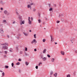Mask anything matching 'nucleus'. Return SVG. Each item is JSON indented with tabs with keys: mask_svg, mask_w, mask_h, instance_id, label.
I'll return each mask as SVG.
<instances>
[{
	"mask_svg": "<svg viewBox=\"0 0 77 77\" xmlns=\"http://www.w3.org/2000/svg\"><path fill=\"white\" fill-rule=\"evenodd\" d=\"M3 45H4L3 47V49H4V50H7L8 48V47L6 46V45H8V44L6 43H4Z\"/></svg>",
	"mask_w": 77,
	"mask_h": 77,
	"instance_id": "1",
	"label": "nucleus"
},
{
	"mask_svg": "<svg viewBox=\"0 0 77 77\" xmlns=\"http://www.w3.org/2000/svg\"><path fill=\"white\" fill-rule=\"evenodd\" d=\"M33 18L32 17H29L28 18V23L29 24L31 25L32 24V21L33 20Z\"/></svg>",
	"mask_w": 77,
	"mask_h": 77,
	"instance_id": "2",
	"label": "nucleus"
},
{
	"mask_svg": "<svg viewBox=\"0 0 77 77\" xmlns=\"http://www.w3.org/2000/svg\"><path fill=\"white\" fill-rule=\"evenodd\" d=\"M33 5V3H31L30 4L28 5L27 6L28 8H30V9H31L32 7L31 6H32V5Z\"/></svg>",
	"mask_w": 77,
	"mask_h": 77,
	"instance_id": "3",
	"label": "nucleus"
},
{
	"mask_svg": "<svg viewBox=\"0 0 77 77\" xmlns=\"http://www.w3.org/2000/svg\"><path fill=\"white\" fill-rule=\"evenodd\" d=\"M41 58H42V60L43 61H45L47 60V58L45 57H43V56L41 55Z\"/></svg>",
	"mask_w": 77,
	"mask_h": 77,
	"instance_id": "4",
	"label": "nucleus"
},
{
	"mask_svg": "<svg viewBox=\"0 0 77 77\" xmlns=\"http://www.w3.org/2000/svg\"><path fill=\"white\" fill-rule=\"evenodd\" d=\"M25 23V21L24 20H20V25H22V24H24V23Z\"/></svg>",
	"mask_w": 77,
	"mask_h": 77,
	"instance_id": "5",
	"label": "nucleus"
},
{
	"mask_svg": "<svg viewBox=\"0 0 77 77\" xmlns=\"http://www.w3.org/2000/svg\"><path fill=\"white\" fill-rule=\"evenodd\" d=\"M37 43V41L36 40V39H34L31 42V44H33V43Z\"/></svg>",
	"mask_w": 77,
	"mask_h": 77,
	"instance_id": "6",
	"label": "nucleus"
},
{
	"mask_svg": "<svg viewBox=\"0 0 77 77\" xmlns=\"http://www.w3.org/2000/svg\"><path fill=\"white\" fill-rule=\"evenodd\" d=\"M4 14H7V15H9V13H8V11H7L6 10H5L4 11Z\"/></svg>",
	"mask_w": 77,
	"mask_h": 77,
	"instance_id": "7",
	"label": "nucleus"
},
{
	"mask_svg": "<svg viewBox=\"0 0 77 77\" xmlns=\"http://www.w3.org/2000/svg\"><path fill=\"white\" fill-rule=\"evenodd\" d=\"M60 53L62 55H65V52L63 51H61Z\"/></svg>",
	"mask_w": 77,
	"mask_h": 77,
	"instance_id": "8",
	"label": "nucleus"
},
{
	"mask_svg": "<svg viewBox=\"0 0 77 77\" xmlns=\"http://www.w3.org/2000/svg\"><path fill=\"white\" fill-rule=\"evenodd\" d=\"M51 41H53V39H54V37L53 36H51Z\"/></svg>",
	"mask_w": 77,
	"mask_h": 77,
	"instance_id": "9",
	"label": "nucleus"
},
{
	"mask_svg": "<svg viewBox=\"0 0 77 77\" xmlns=\"http://www.w3.org/2000/svg\"><path fill=\"white\" fill-rule=\"evenodd\" d=\"M0 33H4L3 30L2 29H0Z\"/></svg>",
	"mask_w": 77,
	"mask_h": 77,
	"instance_id": "10",
	"label": "nucleus"
},
{
	"mask_svg": "<svg viewBox=\"0 0 77 77\" xmlns=\"http://www.w3.org/2000/svg\"><path fill=\"white\" fill-rule=\"evenodd\" d=\"M23 34L25 36H28V34L26 32H23Z\"/></svg>",
	"mask_w": 77,
	"mask_h": 77,
	"instance_id": "11",
	"label": "nucleus"
},
{
	"mask_svg": "<svg viewBox=\"0 0 77 77\" xmlns=\"http://www.w3.org/2000/svg\"><path fill=\"white\" fill-rule=\"evenodd\" d=\"M55 59L54 58H52L51 59V61L52 62H54Z\"/></svg>",
	"mask_w": 77,
	"mask_h": 77,
	"instance_id": "12",
	"label": "nucleus"
},
{
	"mask_svg": "<svg viewBox=\"0 0 77 77\" xmlns=\"http://www.w3.org/2000/svg\"><path fill=\"white\" fill-rule=\"evenodd\" d=\"M57 73H55L54 74V77H57Z\"/></svg>",
	"mask_w": 77,
	"mask_h": 77,
	"instance_id": "13",
	"label": "nucleus"
},
{
	"mask_svg": "<svg viewBox=\"0 0 77 77\" xmlns=\"http://www.w3.org/2000/svg\"><path fill=\"white\" fill-rule=\"evenodd\" d=\"M47 51V49H45L43 51V53H45L46 51Z\"/></svg>",
	"mask_w": 77,
	"mask_h": 77,
	"instance_id": "14",
	"label": "nucleus"
},
{
	"mask_svg": "<svg viewBox=\"0 0 77 77\" xmlns=\"http://www.w3.org/2000/svg\"><path fill=\"white\" fill-rule=\"evenodd\" d=\"M19 18L20 20V21H22V18H21V17L20 16H19Z\"/></svg>",
	"mask_w": 77,
	"mask_h": 77,
	"instance_id": "15",
	"label": "nucleus"
},
{
	"mask_svg": "<svg viewBox=\"0 0 77 77\" xmlns=\"http://www.w3.org/2000/svg\"><path fill=\"white\" fill-rule=\"evenodd\" d=\"M25 63H26V65H28L29 64V63H28L27 62H25Z\"/></svg>",
	"mask_w": 77,
	"mask_h": 77,
	"instance_id": "16",
	"label": "nucleus"
},
{
	"mask_svg": "<svg viewBox=\"0 0 77 77\" xmlns=\"http://www.w3.org/2000/svg\"><path fill=\"white\" fill-rule=\"evenodd\" d=\"M45 41H46V40L45 39H43L42 41L43 42H45Z\"/></svg>",
	"mask_w": 77,
	"mask_h": 77,
	"instance_id": "17",
	"label": "nucleus"
},
{
	"mask_svg": "<svg viewBox=\"0 0 77 77\" xmlns=\"http://www.w3.org/2000/svg\"><path fill=\"white\" fill-rule=\"evenodd\" d=\"M38 21L39 23H41V20L40 19H39L38 20Z\"/></svg>",
	"mask_w": 77,
	"mask_h": 77,
	"instance_id": "18",
	"label": "nucleus"
},
{
	"mask_svg": "<svg viewBox=\"0 0 77 77\" xmlns=\"http://www.w3.org/2000/svg\"><path fill=\"white\" fill-rule=\"evenodd\" d=\"M36 34H35L34 35V38H36Z\"/></svg>",
	"mask_w": 77,
	"mask_h": 77,
	"instance_id": "19",
	"label": "nucleus"
},
{
	"mask_svg": "<svg viewBox=\"0 0 77 77\" xmlns=\"http://www.w3.org/2000/svg\"><path fill=\"white\" fill-rule=\"evenodd\" d=\"M20 64V63L19 62H18L17 63H16V65H19Z\"/></svg>",
	"mask_w": 77,
	"mask_h": 77,
	"instance_id": "20",
	"label": "nucleus"
},
{
	"mask_svg": "<svg viewBox=\"0 0 77 77\" xmlns=\"http://www.w3.org/2000/svg\"><path fill=\"white\" fill-rule=\"evenodd\" d=\"M52 10H53V8H51L49 9V11H51Z\"/></svg>",
	"mask_w": 77,
	"mask_h": 77,
	"instance_id": "21",
	"label": "nucleus"
},
{
	"mask_svg": "<svg viewBox=\"0 0 77 77\" xmlns=\"http://www.w3.org/2000/svg\"><path fill=\"white\" fill-rule=\"evenodd\" d=\"M33 12H35L36 11V9L33 8Z\"/></svg>",
	"mask_w": 77,
	"mask_h": 77,
	"instance_id": "22",
	"label": "nucleus"
},
{
	"mask_svg": "<svg viewBox=\"0 0 77 77\" xmlns=\"http://www.w3.org/2000/svg\"><path fill=\"white\" fill-rule=\"evenodd\" d=\"M5 68H9V66H5Z\"/></svg>",
	"mask_w": 77,
	"mask_h": 77,
	"instance_id": "23",
	"label": "nucleus"
},
{
	"mask_svg": "<svg viewBox=\"0 0 77 77\" xmlns=\"http://www.w3.org/2000/svg\"><path fill=\"white\" fill-rule=\"evenodd\" d=\"M53 74V72L51 71V72H50L51 75H52V74Z\"/></svg>",
	"mask_w": 77,
	"mask_h": 77,
	"instance_id": "24",
	"label": "nucleus"
},
{
	"mask_svg": "<svg viewBox=\"0 0 77 77\" xmlns=\"http://www.w3.org/2000/svg\"><path fill=\"white\" fill-rule=\"evenodd\" d=\"M16 50H17V51H18V47H16Z\"/></svg>",
	"mask_w": 77,
	"mask_h": 77,
	"instance_id": "25",
	"label": "nucleus"
},
{
	"mask_svg": "<svg viewBox=\"0 0 77 77\" xmlns=\"http://www.w3.org/2000/svg\"><path fill=\"white\" fill-rule=\"evenodd\" d=\"M71 77V76L69 74L67 75V77Z\"/></svg>",
	"mask_w": 77,
	"mask_h": 77,
	"instance_id": "26",
	"label": "nucleus"
},
{
	"mask_svg": "<svg viewBox=\"0 0 77 77\" xmlns=\"http://www.w3.org/2000/svg\"><path fill=\"white\" fill-rule=\"evenodd\" d=\"M2 76H5V73L4 72L2 73Z\"/></svg>",
	"mask_w": 77,
	"mask_h": 77,
	"instance_id": "27",
	"label": "nucleus"
},
{
	"mask_svg": "<svg viewBox=\"0 0 77 77\" xmlns=\"http://www.w3.org/2000/svg\"><path fill=\"white\" fill-rule=\"evenodd\" d=\"M60 23V21L57 20V23Z\"/></svg>",
	"mask_w": 77,
	"mask_h": 77,
	"instance_id": "28",
	"label": "nucleus"
},
{
	"mask_svg": "<svg viewBox=\"0 0 77 77\" xmlns=\"http://www.w3.org/2000/svg\"><path fill=\"white\" fill-rule=\"evenodd\" d=\"M47 56L48 57H50L51 56H50V55L49 54L47 55Z\"/></svg>",
	"mask_w": 77,
	"mask_h": 77,
	"instance_id": "29",
	"label": "nucleus"
},
{
	"mask_svg": "<svg viewBox=\"0 0 77 77\" xmlns=\"http://www.w3.org/2000/svg\"><path fill=\"white\" fill-rule=\"evenodd\" d=\"M20 54H23V51H20Z\"/></svg>",
	"mask_w": 77,
	"mask_h": 77,
	"instance_id": "30",
	"label": "nucleus"
},
{
	"mask_svg": "<svg viewBox=\"0 0 77 77\" xmlns=\"http://www.w3.org/2000/svg\"><path fill=\"white\" fill-rule=\"evenodd\" d=\"M11 65L12 66V67L14 66V63H12V64H11Z\"/></svg>",
	"mask_w": 77,
	"mask_h": 77,
	"instance_id": "31",
	"label": "nucleus"
},
{
	"mask_svg": "<svg viewBox=\"0 0 77 77\" xmlns=\"http://www.w3.org/2000/svg\"><path fill=\"white\" fill-rule=\"evenodd\" d=\"M25 51H27V48H25Z\"/></svg>",
	"mask_w": 77,
	"mask_h": 77,
	"instance_id": "32",
	"label": "nucleus"
},
{
	"mask_svg": "<svg viewBox=\"0 0 77 77\" xmlns=\"http://www.w3.org/2000/svg\"><path fill=\"white\" fill-rule=\"evenodd\" d=\"M35 68H36V69H38V66H35Z\"/></svg>",
	"mask_w": 77,
	"mask_h": 77,
	"instance_id": "33",
	"label": "nucleus"
},
{
	"mask_svg": "<svg viewBox=\"0 0 77 77\" xmlns=\"http://www.w3.org/2000/svg\"><path fill=\"white\" fill-rule=\"evenodd\" d=\"M5 54H7L8 53V52H7V51H5Z\"/></svg>",
	"mask_w": 77,
	"mask_h": 77,
	"instance_id": "34",
	"label": "nucleus"
},
{
	"mask_svg": "<svg viewBox=\"0 0 77 77\" xmlns=\"http://www.w3.org/2000/svg\"><path fill=\"white\" fill-rule=\"evenodd\" d=\"M18 61H21V60L20 59H18Z\"/></svg>",
	"mask_w": 77,
	"mask_h": 77,
	"instance_id": "35",
	"label": "nucleus"
},
{
	"mask_svg": "<svg viewBox=\"0 0 77 77\" xmlns=\"http://www.w3.org/2000/svg\"><path fill=\"white\" fill-rule=\"evenodd\" d=\"M1 11H3V8H1Z\"/></svg>",
	"mask_w": 77,
	"mask_h": 77,
	"instance_id": "36",
	"label": "nucleus"
},
{
	"mask_svg": "<svg viewBox=\"0 0 77 77\" xmlns=\"http://www.w3.org/2000/svg\"><path fill=\"white\" fill-rule=\"evenodd\" d=\"M41 64H42V63H39V64H38V66H40V65Z\"/></svg>",
	"mask_w": 77,
	"mask_h": 77,
	"instance_id": "37",
	"label": "nucleus"
},
{
	"mask_svg": "<svg viewBox=\"0 0 77 77\" xmlns=\"http://www.w3.org/2000/svg\"><path fill=\"white\" fill-rule=\"evenodd\" d=\"M3 21L4 22L6 23V20H4Z\"/></svg>",
	"mask_w": 77,
	"mask_h": 77,
	"instance_id": "38",
	"label": "nucleus"
},
{
	"mask_svg": "<svg viewBox=\"0 0 77 77\" xmlns=\"http://www.w3.org/2000/svg\"><path fill=\"white\" fill-rule=\"evenodd\" d=\"M16 14H17V15H19V14L18 13V12H16Z\"/></svg>",
	"mask_w": 77,
	"mask_h": 77,
	"instance_id": "39",
	"label": "nucleus"
},
{
	"mask_svg": "<svg viewBox=\"0 0 77 77\" xmlns=\"http://www.w3.org/2000/svg\"><path fill=\"white\" fill-rule=\"evenodd\" d=\"M75 53L77 54V51H75Z\"/></svg>",
	"mask_w": 77,
	"mask_h": 77,
	"instance_id": "40",
	"label": "nucleus"
},
{
	"mask_svg": "<svg viewBox=\"0 0 77 77\" xmlns=\"http://www.w3.org/2000/svg\"><path fill=\"white\" fill-rule=\"evenodd\" d=\"M34 51H37V50H36V49H34Z\"/></svg>",
	"mask_w": 77,
	"mask_h": 77,
	"instance_id": "41",
	"label": "nucleus"
},
{
	"mask_svg": "<svg viewBox=\"0 0 77 77\" xmlns=\"http://www.w3.org/2000/svg\"><path fill=\"white\" fill-rule=\"evenodd\" d=\"M65 60H66V61L67 60V58H65Z\"/></svg>",
	"mask_w": 77,
	"mask_h": 77,
	"instance_id": "42",
	"label": "nucleus"
},
{
	"mask_svg": "<svg viewBox=\"0 0 77 77\" xmlns=\"http://www.w3.org/2000/svg\"><path fill=\"white\" fill-rule=\"evenodd\" d=\"M55 44H57V43H56V42H55Z\"/></svg>",
	"mask_w": 77,
	"mask_h": 77,
	"instance_id": "43",
	"label": "nucleus"
},
{
	"mask_svg": "<svg viewBox=\"0 0 77 77\" xmlns=\"http://www.w3.org/2000/svg\"><path fill=\"white\" fill-rule=\"evenodd\" d=\"M13 23V24H15V22H14Z\"/></svg>",
	"mask_w": 77,
	"mask_h": 77,
	"instance_id": "44",
	"label": "nucleus"
},
{
	"mask_svg": "<svg viewBox=\"0 0 77 77\" xmlns=\"http://www.w3.org/2000/svg\"><path fill=\"white\" fill-rule=\"evenodd\" d=\"M10 52H12V50H10Z\"/></svg>",
	"mask_w": 77,
	"mask_h": 77,
	"instance_id": "45",
	"label": "nucleus"
},
{
	"mask_svg": "<svg viewBox=\"0 0 77 77\" xmlns=\"http://www.w3.org/2000/svg\"><path fill=\"white\" fill-rule=\"evenodd\" d=\"M29 32H32V31H31V30H29Z\"/></svg>",
	"mask_w": 77,
	"mask_h": 77,
	"instance_id": "46",
	"label": "nucleus"
},
{
	"mask_svg": "<svg viewBox=\"0 0 77 77\" xmlns=\"http://www.w3.org/2000/svg\"><path fill=\"white\" fill-rule=\"evenodd\" d=\"M9 36L8 35V38H9Z\"/></svg>",
	"mask_w": 77,
	"mask_h": 77,
	"instance_id": "47",
	"label": "nucleus"
},
{
	"mask_svg": "<svg viewBox=\"0 0 77 77\" xmlns=\"http://www.w3.org/2000/svg\"><path fill=\"white\" fill-rule=\"evenodd\" d=\"M40 27H42V26L41 25H40Z\"/></svg>",
	"mask_w": 77,
	"mask_h": 77,
	"instance_id": "48",
	"label": "nucleus"
},
{
	"mask_svg": "<svg viewBox=\"0 0 77 77\" xmlns=\"http://www.w3.org/2000/svg\"><path fill=\"white\" fill-rule=\"evenodd\" d=\"M20 72H21V71H19Z\"/></svg>",
	"mask_w": 77,
	"mask_h": 77,
	"instance_id": "49",
	"label": "nucleus"
},
{
	"mask_svg": "<svg viewBox=\"0 0 77 77\" xmlns=\"http://www.w3.org/2000/svg\"><path fill=\"white\" fill-rule=\"evenodd\" d=\"M0 53H1V51H0Z\"/></svg>",
	"mask_w": 77,
	"mask_h": 77,
	"instance_id": "50",
	"label": "nucleus"
},
{
	"mask_svg": "<svg viewBox=\"0 0 77 77\" xmlns=\"http://www.w3.org/2000/svg\"><path fill=\"white\" fill-rule=\"evenodd\" d=\"M0 12H2V11H0Z\"/></svg>",
	"mask_w": 77,
	"mask_h": 77,
	"instance_id": "51",
	"label": "nucleus"
},
{
	"mask_svg": "<svg viewBox=\"0 0 77 77\" xmlns=\"http://www.w3.org/2000/svg\"><path fill=\"white\" fill-rule=\"evenodd\" d=\"M72 42V43H73V42Z\"/></svg>",
	"mask_w": 77,
	"mask_h": 77,
	"instance_id": "52",
	"label": "nucleus"
},
{
	"mask_svg": "<svg viewBox=\"0 0 77 77\" xmlns=\"http://www.w3.org/2000/svg\"><path fill=\"white\" fill-rule=\"evenodd\" d=\"M70 41H72V40H70Z\"/></svg>",
	"mask_w": 77,
	"mask_h": 77,
	"instance_id": "53",
	"label": "nucleus"
}]
</instances>
